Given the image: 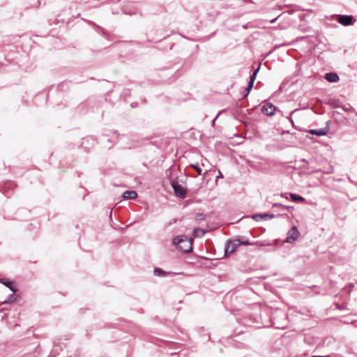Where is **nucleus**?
Masks as SVG:
<instances>
[{
    "instance_id": "1a4fd4ad",
    "label": "nucleus",
    "mask_w": 357,
    "mask_h": 357,
    "mask_svg": "<svg viewBox=\"0 0 357 357\" xmlns=\"http://www.w3.org/2000/svg\"><path fill=\"white\" fill-rule=\"evenodd\" d=\"M275 109V107L271 104L265 105L262 107L263 112L268 116L273 115L274 114Z\"/></svg>"
},
{
    "instance_id": "0eeeda50",
    "label": "nucleus",
    "mask_w": 357,
    "mask_h": 357,
    "mask_svg": "<svg viewBox=\"0 0 357 357\" xmlns=\"http://www.w3.org/2000/svg\"><path fill=\"white\" fill-rule=\"evenodd\" d=\"M259 70V68H258L257 70H255L254 73L252 74V75L250 77V80L248 83V85L246 88V95L248 94V93L251 91V89H252L253 87V84H254V82L255 80V78H256V76H257V74L258 73V71Z\"/></svg>"
},
{
    "instance_id": "9b49d317",
    "label": "nucleus",
    "mask_w": 357,
    "mask_h": 357,
    "mask_svg": "<svg viewBox=\"0 0 357 357\" xmlns=\"http://www.w3.org/2000/svg\"><path fill=\"white\" fill-rule=\"evenodd\" d=\"M137 196V194L134 190L126 191L123 192V194L122 195V197L126 199H133L136 198Z\"/></svg>"
},
{
    "instance_id": "9d476101",
    "label": "nucleus",
    "mask_w": 357,
    "mask_h": 357,
    "mask_svg": "<svg viewBox=\"0 0 357 357\" xmlns=\"http://www.w3.org/2000/svg\"><path fill=\"white\" fill-rule=\"evenodd\" d=\"M0 282L8 287L13 292H16L17 291V288L13 286V282L7 278L0 279Z\"/></svg>"
},
{
    "instance_id": "5701e85b",
    "label": "nucleus",
    "mask_w": 357,
    "mask_h": 357,
    "mask_svg": "<svg viewBox=\"0 0 357 357\" xmlns=\"http://www.w3.org/2000/svg\"><path fill=\"white\" fill-rule=\"evenodd\" d=\"M277 18H275L271 21V23H274L276 21Z\"/></svg>"
},
{
    "instance_id": "aec40b11",
    "label": "nucleus",
    "mask_w": 357,
    "mask_h": 357,
    "mask_svg": "<svg viewBox=\"0 0 357 357\" xmlns=\"http://www.w3.org/2000/svg\"><path fill=\"white\" fill-rule=\"evenodd\" d=\"M240 243H241V245H252V243H249L248 241H247V240H245V241L240 240Z\"/></svg>"
},
{
    "instance_id": "dca6fc26",
    "label": "nucleus",
    "mask_w": 357,
    "mask_h": 357,
    "mask_svg": "<svg viewBox=\"0 0 357 357\" xmlns=\"http://www.w3.org/2000/svg\"><path fill=\"white\" fill-rule=\"evenodd\" d=\"M16 300V296L14 294H12L8 296L6 301L4 303H12Z\"/></svg>"
},
{
    "instance_id": "a211bd4d",
    "label": "nucleus",
    "mask_w": 357,
    "mask_h": 357,
    "mask_svg": "<svg viewBox=\"0 0 357 357\" xmlns=\"http://www.w3.org/2000/svg\"><path fill=\"white\" fill-rule=\"evenodd\" d=\"M191 166L197 171L198 174H199V175L202 174V169L199 167L198 164L192 165Z\"/></svg>"
},
{
    "instance_id": "4be33fe9",
    "label": "nucleus",
    "mask_w": 357,
    "mask_h": 357,
    "mask_svg": "<svg viewBox=\"0 0 357 357\" xmlns=\"http://www.w3.org/2000/svg\"><path fill=\"white\" fill-rule=\"evenodd\" d=\"M314 357H331V356H314Z\"/></svg>"
},
{
    "instance_id": "f257e3e1",
    "label": "nucleus",
    "mask_w": 357,
    "mask_h": 357,
    "mask_svg": "<svg viewBox=\"0 0 357 357\" xmlns=\"http://www.w3.org/2000/svg\"><path fill=\"white\" fill-rule=\"evenodd\" d=\"M173 244L183 252H190L192 250V239L185 235L175 237L173 240Z\"/></svg>"
},
{
    "instance_id": "ddd939ff",
    "label": "nucleus",
    "mask_w": 357,
    "mask_h": 357,
    "mask_svg": "<svg viewBox=\"0 0 357 357\" xmlns=\"http://www.w3.org/2000/svg\"><path fill=\"white\" fill-rule=\"evenodd\" d=\"M291 199L293 202H303L304 200V198L302 197L300 195H296V194H290Z\"/></svg>"
},
{
    "instance_id": "20e7f679",
    "label": "nucleus",
    "mask_w": 357,
    "mask_h": 357,
    "mask_svg": "<svg viewBox=\"0 0 357 357\" xmlns=\"http://www.w3.org/2000/svg\"><path fill=\"white\" fill-rule=\"evenodd\" d=\"M172 188L174 189L175 195L180 197L184 198L186 194V190L183 188L181 185H179L177 182L174 181L172 183Z\"/></svg>"
},
{
    "instance_id": "6e6552de",
    "label": "nucleus",
    "mask_w": 357,
    "mask_h": 357,
    "mask_svg": "<svg viewBox=\"0 0 357 357\" xmlns=\"http://www.w3.org/2000/svg\"><path fill=\"white\" fill-rule=\"evenodd\" d=\"M325 79L329 82H337L339 81V76L335 73H328L325 74Z\"/></svg>"
},
{
    "instance_id": "6ab92c4d",
    "label": "nucleus",
    "mask_w": 357,
    "mask_h": 357,
    "mask_svg": "<svg viewBox=\"0 0 357 357\" xmlns=\"http://www.w3.org/2000/svg\"><path fill=\"white\" fill-rule=\"evenodd\" d=\"M196 219L198 220H202L204 219V215L203 213H197L196 215Z\"/></svg>"
},
{
    "instance_id": "f8f14e48",
    "label": "nucleus",
    "mask_w": 357,
    "mask_h": 357,
    "mask_svg": "<svg viewBox=\"0 0 357 357\" xmlns=\"http://www.w3.org/2000/svg\"><path fill=\"white\" fill-rule=\"evenodd\" d=\"M153 272H154L155 275L160 276V277L165 276V275H167L168 274V273L165 272V271H163L160 268H155L154 269Z\"/></svg>"
},
{
    "instance_id": "4468645a",
    "label": "nucleus",
    "mask_w": 357,
    "mask_h": 357,
    "mask_svg": "<svg viewBox=\"0 0 357 357\" xmlns=\"http://www.w3.org/2000/svg\"><path fill=\"white\" fill-rule=\"evenodd\" d=\"M204 234V231L201 229L195 228L193 230V235L195 237H202Z\"/></svg>"
},
{
    "instance_id": "f03ea898",
    "label": "nucleus",
    "mask_w": 357,
    "mask_h": 357,
    "mask_svg": "<svg viewBox=\"0 0 357 357\" xmlns=\"http://www.w3.org/2000/svg\"><path fill=\"white\" fill-rule=\"evenodd\" d=\"M239 245H241L240 239L237 238L229 241L225 248V254L227 255L234 252Z\"/></svg>"
},
{
    "instance_id": "f3484780",
    "label": "nucleus",
    "mask_w": 357,
    "mask_h": 357,
    "mask_svg": "<svg viewBox=\"0 0 357 357\" xmlns=\"http://www.w3.org/2000/svg\"><path fill=\"white\" fill-rule=\"evenodd\" d=\"M273 208H275V207H280L282 210L289 209L290 208L289 206H286L280 204H274L273 205Z\"/></svg>"
},
{
    "instance_id": "2eb2a0df",
    "label": "nucleus",
    "mask_w": 357,
    "mask_h": 357,
    "mask_svg": "<svg viewBox=\"0 0 357 357\" xmlns=\"http://www.w3.org/2000/svg\"><path fill=\"white\" fill-rule=\"evenodd\" d=\"M328 132V130H314V135H318V136H322L325 135Z\"/></svg>"
},
{
    "instance_id": "423d86ee",
    "label": "nucleus",
    "mask_w": 357,
    "mask_h": 357,
    "mask_svg": "<svg viewBox=\"0 0 357 357\" xmlns=\"http://www.w3.org/2000/svg\"><path fill=\"white\" fill-rule=\"evenodd\" d=\"M275 217V215L270 213H260V214H255L252 216V219L256 221H259L261 219H272Z\"/></svg>"
},
{
    "instance_id": "393cba45",
    "label": "nucleus",
    "mask_w": 357,
    "mask_h": 357,
    "mask_svg": "<svg viewBox=\"0 0 357 357\" xmlns=\"http://www.w3.org/2000/svg\"><path fill=\"white\" fill-rule=\"evenodd\" d=\"M109 215L110 216L112 215V211H110V212H109Z\"/></svg>"
},
{
    "instance_id": "412c9836",
    "label": "nucleus",
    "mask_w": 357,
    "mask_h": 357,
    "mask_svg": "<svg viewBox=\"0 0 357 357\" xmlns=\"http://www.w3.org/2000/svg\"><path fill=\"white\" fill-rule=\"evenodd\" d=\"M222 174H221L220 172H219V174L216 176L217 178H222Z\"/></svg>"
},
{
    "instance_id": "7ed1b4c3",
    "label": "nucleus",
    "mask_w": 357,
    "mask_h": 357,
    "mask_svg": "<svg viewBox=\"0 0 357 357\" xmlns=\"http://www.w3.org/2000/svg\"><path fill=\"white\" fill-rule=\"evenodd\" d=\"M298 234H299V233H298V231L296 227H293L288 231L287 237V238H286V240L284 241L286 243H294V241H296V239L298 237Z\"/></svg>"
},
{
    "instance_id": "b1692460",
    "label": "nucleus",
    "mask_w": 357,
    "mask_h": 357,
    "mask_svg": "<svg viewBox=\"0 0 357 357\" xmlns=\"http://www.w3.org/2000/svg\"><path fill=\"white\" fill-rule=\"evenodd\" d=\"M309 132H310V134H312V130H309Z\"/></svg>"
},
{
    "instance_id": "39448f33",
    "label": "nucleus",
    "mask_w": 357,
    "mask_h": 357,
    "mask_svg": "<svg viewBox=\"0 0 357 357\" xmlns=\"http://www.w3.org/2000/svg\"><path fill=\"white\" fill-rule=\"evenodd\" d=\"M353 17L349 15H337V22L344 26H348L353 24Z\"/></svg>"
}]
</instances>
